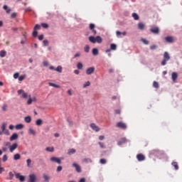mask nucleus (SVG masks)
Listing matches in <instances>:
<instances>
[{
  "label": "nucleus",
  "instance_id": "nucleus-1",
  "mask_svg": "<svg viewBox=\"0 0 182 182\" xmlns=\"http://www.w3.org/2000/svg\"><path fill=\"white\" fill-rule=\"evenodd\" d=\"M1 131L4 132V134H6L7 136H9V130L6 129V123H3L1 124Z\"/></svg>",
  "mask_w": 182,
  "mask_h": 182
},
{
  "label": "nucleus",
  "instance_id": "nucleus-2",
  "mask_svg": "<svg viewBox=\"0 0 182 182\" xmlns=\"http://www.w3.org/2000/svg\"><path fill=\"white\" fill-rule=\"evenodd\" d=\"M151 33H154L155 35H159L160 33V29L157 26H154L150 29Z\"/></svg>",
  "mask_w": 182,
  "mask_h": 182
},
{
  "label": "nucleus",
  "instance_id": "nucleus-3",
  "mask_svg": "<svg viewBox=\"0 0 182 182\" xmlns=\"http://www.w3.org/2000/svg\"><path fill=\"white\" fill-rule=\"evenodd\" d=\"M28 182H36V175L35 173H31L28 176Z\"/></svg>",
  "mask_w": 182,
  "mask_h": 182
},
{
  "label": "nucleus",
  "instance_id": "nucleus-4",
  "mask_svg": "<svg viewBox=\"0 0 182 182\" xmlns=\"http://www.w3.org/2000/svg\"><path fill=\"white\" fill-rule=\"evenodd\" d=\"M117 127H119V129H123L124 130L127 129V125L124 122H119L117 124Z\"/></svg>",
  "mask_w": 182,
  "mask_h": 182
},
{
  "label": "nucleus",
  "instance_id": "nucleus-5",
  "mask_svg": "<svg viewBox=\"0 0 182 182\" xmlns=\"http://www.w3.org/2000/svg\"><path fill=\"white\" fill-rule=\"evenodd\" d=\"M16 149H18V144H16V143H14L12 145L9 146L10 153H14V151H15V150H16Z\"/></svg>",
  "mask_w": 182,
  "mask_h": 182
},
{
  "label": "nucleus",
  "instance_id": "nucleus-6",
  "mask_svg": "<svg viewBox=\"0 0 182 182\" xmlns=\"http://www.w3.org/2000/svg\"><path fill=\"white\" fill-rule=\"evenodd\" d=\"M136 159L138 161H144L146 160V156L143 154H139L136 155Z\"/></svg>",
  "mask_w": 182,
  "mask_h": 182
},
{
  "label": "nucleus",
  "instance_id": "nucleus-7",
  "mask_svg": "<svg viewBox=\"0 0 182 182\" xmlns=\"http://www.w3.org/2000/svg\"><path fill=\"white\" fill-rule=\"evenodd\" d=\"M92 73H95V67H90L86 70V75H92Z\"/></svg>",
  "mask_w": 182,
  "mask_h": 182
},
{
  "label": "nucleus",
  "instance_id": "nucleus-8",
  "mask_svg": "<svg viewBox=\"0 0 182 182\" xmlns=\"http://www.w3.org/2000/svg\"><path fill=\"white\" fill-rule=\"evenodd\" d=\"M178 77V74H177V73L173 72L171 74V79H172V82H173V83H176V80H177V78Z\"/></svg>",
  "mask_w": 182,
  "mask_h": 182
},
{
  "label": "nucleus",
  "instance_id": "nucleus-9",
  "mask_svg": "<svg viewBox=\"0 0 182 182\" xmlns=\"http://www.w3.org/2000/svg\"><path fill=\"white\" fill-rule=\"evenodd\" d=\"M50 161H54V163H57L58 164H60L62 161H60V159L53 156L50 158Z\"/></svg>",
  "mask_w": 182,
  "mask_h": 182
},
{
  "label": "nucleus",
  "instance_id": "nucleus-10",
  "mask_svg": "<svg viewBox=\"0 0 182 182\" xmlns=\"http://www.w3.org/2000/svg\"><path fill=\"white\" fill-rule=\"evenodd\" d=\"M90 127H91V129H92V130H94L95 132H99V131L100 130V128H99V127H97V125H96V124H95V123H92V124H90Z\"/></svg>",
  "mask_w": 182,
  "mask_h": 182
},
{
  "label": "nucleus",
  "instance_id": "nucleus-11",
  "mask_svg": "<svg viewBox=\"0 0 182 182\" xmlns=\"http://www.w3.org/2000/svg\"><path fill=\"white\" fill-rule=\"evenodd\" d=\"M19 136L16 133H14L10 137V141H14V140H18Z\"/></svg>",
  "mask_w": 182,
  "mask_h": 182
},
{
  "label": "nucleus",
  "instance_id": "nucleus-12",
  "mask_svg": "<svg viewBox=\"0 0 182 182\" xmlns=\"http://www.w3.org/2000/svg\"><path fill=\"white\" fill-rule=\"evenodd\" d=\"M73 167L75 168V170H76L77 173H80L82 171V168H80V166L77 164L73 163Z\"/></svg>",
  "mask_w": 182,
  "mask_h": 182
},
{
  "label": "nucleus",
  "instance_id": "nucleus-13",
  "mask_svg": "<svg viewBox=\"0 0 182 182\" xmlns=\"http://www.w3.org/2000/svg\"><path fill=\"white\" fill-rule=\"evenodd\" d=\"M165 41L168 43H173V42H174V39L173 38L172 36H166V37H165Z\"/></svg>",
  "mask_w": 182,
  "mask_h": 182
},
{
  "label": "nucleus",
  "instance_id": "nucleus-14",
  "mask_svg": "<svg viewBox=\"0 0 182 182\" xmlns=\"http://www.w3.org/2000/svg\"><path fill=\"white\" fill-rule=\"evenodd\" d=\"M16 178H18L21 182L25 181V176L21 175V173H16Z\"/></svg>",
  "mask_w": 182,
  "mask_h": 182
},
{
  "label": "nucleus",
  "instance_id": "nucleus-15",
  "mask_svg": "<svg viewBox=\"0 0 182 182\" xmlns=\"http://www.w3.org/2000/svg\"><path fill=\"white\" fill-rule=\"evenodd\" d=\"M95 26L93 23L90 24V29L93 33V35H96V33H97V31L95 29Z\"/></svg>",
  "mask_w": 182,
  "mask_h": 182
},
{
  "label": "nucleus",
  "instance_id": "nucleus-16",
  "mask_svg": "<svg viewBox=\"0 0 182 182\" xmlns=\"http://www.w3.org/2000/svg\"><path fill=\"white\" fill-rule=\"evenodd\" d=\"M124 143H127V139L126 138H122L119 141H118V146H122Z\"/></svg>",
  "mask_w": 182,
  "mask_h": 182
},
{
  "label": "nucleus",
  "instance_id": "nucleus-17",
  "mask_svg": "<svg viewBox=\"0 0 182 182\" xmlns=\"http://www.w3.org/2000/svg\"><path fill=\"white\" fill-rule=\"evenodd\" d=\"M164 59L168 61L170 60V55L168 54V52L166 51L164 53Z\"/></svg>",
  "mask_w": 182,
  "mask_h": 182
},
{
  "label": "nucleus",
  "instance_id": "nucleus-18",
  "mask_svg": "<svg viewBox=\"0 0 182 182\" xmlns=\"http://www.w3.org/2000/svg\"><path fill=\"white\" fill-rule=\"evenodd\" d=\"M97 42V43H102V42H103V40L102 39V37H100V36H97V37H95V43Z\"/></svg>",
  "mask_w": 182,
  "mask_h": 182
},
{
  "label": "nucleus",
  "instance_id": "nucleus-19",
  "mask_svg": "<svg viewBox=\"0 0 182 182\" xmlns=\"http://www.w3.org/2000/svg\"><path fill=\"white\" fill-rule=\"evenodd\" d=\"M43 177L44 178V181L46 182H49V180H50V177L49 176V175H47L46 173H44L43 175Z\"/></svg>",
  "mask_w": 182,
  "mask_h": 182
},
{
  "label": "nucleus",
  "instance_id": "nucleus-20",
  "mask_svg": "<svg viewBox=\"0 0 182 182\" xmlns=\"http://www.w3.org/2000/svg\"><path fill=\"white\" fill-rule=\"evenodd\" d=\"M89 41L91 42V43H96V38H95L93 36H90L89 37Z\"/></svg>",
  "mask_w": 182,
  "mask_h": 182
},
{
  "label": "nucleus",
  "instance_id": "nucleus-21",
  "mask_svg": "<svg viewBox=\"0 0 182 182\" xmlns=\"http://www.w3.org/2000/svg\"><path fill=\"white\" fill-rule=\"evenodd\" d=\"M15 129L16 130H22V129H23V124H18L17 125L15 126Z\"/></svg>",
  "mask_w": 182,
  "mask_h": 182
},
{
  "label": "nucleus",
  "instance_id": "nucleus-22",
  "mask_svg": "<svg viewBox=\"0 0 182 182\" xmlns=\"http://www.w3.org/2000/svg\"><path fill=\"white\" fill-rule=\"evenodd\" d=\"M28 133L29 134H32V136H36V132L35 131V129L30 128L28 129Z\"/></svg>",
  "mask_w": 182,
  "mask_h": 182
},
{
  "label": "nucleus",
  "instance_id": "nucleus-23",
  "mask_svg": "<svg viewBox=\"0 0 182 182\" xmlns=\"http://www.w3.org/2000/svg\"><path fill=\"white\" fill-rule=\"evenodd\" d=\"M92 55L94 56H97V55H99V49L97 48H93L92 49Z\"/></svg>",
  "mask_w": 182,
  "mask_h": 182
},
{
  "label": "nucleus",
  "instance_id": "nucleus-24",
  "mask_svg": "<svg viewBox=\"0 0 182 182\" xmlns=\"http://www.w3.org/2000/svg\"><path fill=\"white\" fill-rule=\"evenodd\" d=\"M43 121L41 119H38L36 121V126H42Z\"/></svg>",
  "mask_w": 182,
  "mask_h": 182
},
{
  "label": "nucleus",
  "instance_id": "nucleus-25",
  "mask_svg": "<svg viewBox=\"0 0 182 182\" xmlns=\"http://www.w3.org/2000/svg\"><path fill=\"white\" fill-rule=\"evenodd\" d=\"M75 153H76V149H70L68 150V154L69 156H71V154H75Z\"/></svg>",
  "mask_w": 182,
  "mask_h": 182
},
{
  "label": "nucleus",
  "instance_id": "nucleus-26",
  "mask_svg": "<svg viewBox=\"0 0 182 182\" xmlns=\"http://www.w3.org/2000/svg\"><path fill=\"white\" fill-rule=\"evenodd\" d=\"M138 29H140V31H143L144 29V24L143 23H139Z\"/></svg>",
  "mask_w": 182,
  "mask_h": 182
},
{
  "label": "nucleus",
  "instance_id": "nucleus-27",
  "mask_svg": "<svg viewBox=\"0 0 182 182\" xmlns=\"http://www.w3.org/2000/svg\"><path fill=\"white\" fill-rule=\"evenodd\" d=\"M24 120L26 123H31V122H32V118L30 116H28L24 118Z\"/></svg>",
  "mask_w": 182,
  "mask_h": 182
},
{
  "label": "nucleus",
  "instance_id": "nucleus-28",
  "mask_svg": "<svg viewBox=\"0 0 182 182\" xmlns=\"http://www.w3.org/2000/svg\"><path fill=\"white\" fill-rule=\"evenodd\" d=\"M117 49V46L114 43L110 45V50H116Z\"/></svg>",
  "mask_w": 182,
  "mask_h": 182
},
{
  "label": "nucleus",
  "instance_id": "nucleus-29",
  "mask_svg": "<svg viewBox=\"0 0 182 182\" xmlns=\"http://www.w3.org/2000/svg\"><path fill=\"white\" fill-rule=\"evenodd\" d=\"M6 56V51L1 50L0 51V58H5Z\"/></svg>",
  "mask_w": 182,
  "mask_h": 182
},
{
  "label": "nucleus",
  "instance_id": "nucleus-30",
  "mask_svg": "<svg viewBox=\"0 0 182 182\" xmlns=\"http://www.w3.org/2000/svg\"><path fill=\"white\" fill-rule=\"evenodd\" d=\"M18 95H21V96H22V97L23 99H27V97H28V94L26 92H19Z\"/></svg>",
  "mask_w": 182,
  "mask_h": 182
},
{
  "label": "nucleus",
  "instance_id": "nucleus-31",
  "mask_svg": "<svg viewBox=\"0 0 182 182\" xmlns=\"http://www.w3.org/2000/svg\"><path fill=\"white\" fill-rule=\"evenodd\" d=\"M132 17L134 18V19L135 21H139V15L136 13L132 14Z\"/></svg>",
  "mask_w": 182,
  "mask_h": 182
},
{
  "label": "nucleus",
  "instance_id": "nucleus-32",
  "mask_svg": "<svg viewBox=\"0 0 182 182\" xmlns=\"http://www.w3.org/2000/svg\"><path fill=\"white\" fill-rule=\"evenodd\" d=\"M84 50L86 53H89V51L90 50V47L89 45H86L84 48Z\"/></svg>",
  "mask_w": 182,
  "mask_h": 182
},
{
  "label": "nucleus",
  "instance_id": "nucleus-33",
  "mask_svg": "<svg viewBox=\"0 0 182 182\" xmlns=\"http://www.w3.org/2000/svg\"><path fill=\"white\" fill-rule=\"evenodd\" d=\"M55 72H58V73H62V67L58 65L55 69Z\"/></svg>",
  "mask_w": 182,
  "mask_h": 182
},
{
  "label": "nucleus",
  "instance_id": "nucleus-34",
  "mask_svg": "<svg viewBox=\"0 0 182 182\" xmlns=\"http://www.w3.org/2000/svg\"><path fill=\"white\" fill-rule=\"evenodd\" d=\"M21 159V154H16L14 156V160H19Z\"/></svg>",
  "mask_w": 182,
  "mask_h": 182
},
{
  "label": "nucleus",
  "instance_id": "nucleus-35",
  "mask_svg": "<svg viewBox=\"0 0 182 182\" xmlns=\"http://www.w3.org/2000/svg\"><path fill=\"white\" fill-rule=\"evenodd\" d=\"M172 166L175 168V170H178V164L177 162H172Z\"/></svg>",
  "mask_w": 182,
  "mask_h": 182
},
{
  "label": "nucleus",
  "instance_id": "nucleus-36",
  "mask_svg": "<svg viewBox=\"0 0 182 182\" xmlns=\"http://www.w3.org/2000/svg\"><path fill=\"white\" fill-rule=\"evenodd\" d=\"M77 69L80 70V69H83V64L82 63H78L77 64Z\"/></svg>",
  "mask_w": 182,
  "mask_h": 182
},
{
  "label": "nucleus",
  "instance_id": "nucleus-37",
  "mask_svg": "<svg viewBox=\"0 0 182 182\" xmlns=\"http://www.w3.org/2000/svg\"><path fill=\"white\" fill-rule=\"evenodd\" d=\"M46 151L53 152L55 151V149L53 147H47L46 149Z\"/></svg>",
  "mask_w": 182,
  "mask_h": 182
},
{
  "label": "nucleus",
  "instance_id": "nucleus-38",
  "mask_svg": "<svg viewBox=\"0 0 182 182\" xmlns=\"http://www.w3.org/2000/svg\"><path fill=\"white\" fill-rule=\"evenodd\" d=\"M48 85H49V86H52V87H56V88L59 87V85H58L55 83H53V82H49Z\"/></svg>",
  "mask_w": 182,
  "mask_h": 182
},
{
  "label": "nucleus",
  "instance_id": "nucleus-39",
  "mask_svg": "<svg viewBox=\"0 0 182 182\" xmlns=\"http://www.w3.org/2000/svg\"><path fill=\"white\" fill-rule=\"evenodd\" d=\"M41 26L44 28V29H47V28H49V25H48V23H42Z\"/></svg>",
  "mask_w": 182,
  "mask_h": 182
},
{
  "label": "nucleus",
  "instance_id": "nucleus-40",
  "mask_svg": "<svg viewBox=\"0 0 182 182\" xmlns=\"http://www.w3.org/2000/svg\"><path fill=\"white\" fill-rule=\"evenodd\" d=\"M25 77H26V75H20V76H18V81L19 82H22V80H23L25 79Z\"/></svg>",
  "mask_w": 182,
  "mask_h": 182
},
{
  "label": "nucleus",
  "instance_id": "nucleus-41",
  "mask_svg": "<svg viewBox=\"0 0 182 182\" xmlns=\"http://www.w3.org/2000/svg\"><path fill=\"white\" fill-rule=\"evenodd\" d=\"M141 41L143 42V43H144V45H149V41H147L146 38H141Z\"/></svg>",
  "mask_w": 182,
  "mask_h": 182
},
{
  "label": "nucleus",
  "instance_id": "nucleus-42",
  "mask_svg": "<svg viewBox=\"0 0 182 182\" xmlns=\"http://www.w3.org/2000/svg\"><path fill=\"white\" fill-rule=\"evenodd\" d=\"M26 163H27V167H29V168L32 167V166H31V163H32V160H31V159H27Z\"/></svg>",
  "mask_w": 182,
  "mask_h": 182
},
{
  "label": "nucleus",
  "instance_id": "nucleus-43",
  "mask_svg": "<svg viewBox=\"0 0 182 182\" xmlns=\"http://www.w3.org/2000/svg\"><path fill=\"white\" fill-rule=\"evenodd\" d=\"M32 36L33 38H36L38 36V31L36 30H33Z\"/></svg>",
  "mask_w": 182,
  "mask_h": 182
},
{
  "label": "nucleus",
  "instance_id": "nucleus-44",
  "mask_svg": "<svg viewBox=\"0 0 182 182\" xmlns=\"http://www.w3.org/2000/svg\"><path fill=\"white\" fill-rule=\"evenodd\" d=\"M100 163L101 164H106V163H107V161H106V159H101L100 160Z\"/></svg>",
  "mask_w": 182,
  "mask_h": 182
},
{
  "label": "nucleus",
  "instance_id": "nucleus-45",
  "mask_svg": "<svg viewBox=\"0 0 182 182\" xmlns=\"http://www.w3.org/2000/svg\"><path fill=\"white\" fill-rule=\"evenodd\" d=\"M43 43L44 46H49V41H48V40H44L43 41Z\"/></svg>",
  "mask_w": 182,
  "mask_h": 182
},
{
  "label": "nucleus",
  "instance_id": "nucleus-46",
  "mask_svg": "<svg viewBox=\"0 0 182 182\" xmlns=\"http://www.w3.org/2000/svg\"><path fill=\"white\" fill-rule=\"evenodd\" d=\"M38 29H41V25L36 24V26L33 28V31H38Z\"/></svg>",
  "mask_w": 182,
  "mask_h": 182
},
{
  "label": "nucleus",
  "instance_id": "nucleus-47",
  "mask_svg": "<svg viewBox=\"0 0 182 182\" xmlns=\"http://www.w3.org/2000/svg\"><path fill=\"white\" fill-rule=\"evenodd\" d=\"M167 62H168V60H163L162 61H161V65L162 66H166V65H167Z\"/></svg>",
  "mask_w": 182,
  "mask_h": 182
},
{
  "label": "nucleus",
  "instance_id": "nucleus-48",
  "mask_svg": "<svg viewBox=\"0 0 182 182\" xmlns=\"http://www.w3.org/2000/svg\"><path fill=\"white\" fill-rule=\"evenodd\" d=\"M153 86H154V87H156L157 89L159 87V82L154 81L153 82Z\"/></svg>",
  "mask_w": 182,
  "mask_h": 182
},
{
  "label": "nucleus",
  "instance_id": "nucleus-49",
  "mask_svg": "<svg viewBox=\"0 0 182 182\" xmlns=\"http://www.w3.org/2000/svg\"><path fill=\"white\" fill-rule=\"evenodd\" d=\"M150 49H151V50H154L157 49V46L156 45H152L150 46Z\"/></svg>",
  "mask_w": 182,
  "mask_h": 182
},
{
  "label": "nucleus",
  "instance_id": "nucleus-50",
  "mask_svg": "<svg viewBox=\"0 0 182 182\" xmlns=\"http://www.w3.org/2000/svg\"><path fill=\"white\" fill-rule=\"evenodd\" d=\"M116 35L117 36V38H122L121 35H122V32L117 31H116Z\"/></svg>",
  "mask_w": 182,
  "mask_h": 182
},
{
  "label": "nucleus",
  "instance_id": "nucleus-51",
  "mask_svg": "<svg viewBox=\"0 0 182 182\" xmlns=\"http://www.w3.org/2000/svg\"><path fill=\"white\" fill-rule=\"evenodd\" d=\"M8 160V156L6 154L4 155L3 156V159H2V161H6Z\"/></svg>",
  "mask_w": 182,
  "mask_h": 182
},
{
  "label": "nucleus",
  "instance_id": "nucleus-52",
  "mask_svg": "<svg viewBox=\"0 0 182 182\" xmlns=\"http://www.w3.org/2000/svg\"><path fill=\"white\" fill-rule=\"evenodd\" d=\"M9 179L10 180H12L14 178V173L9 172Z\"/></svg>",
  "mask_w": 182,
  "mask_h": 182
},
{
  "label": "nucleus",
  "instance_id": "nucleus-53",
  "mask_svg": "<svg viewBox=\"0 0 182 182\" xmlns=\"http://www.w3.org/2000/svg\"><path fill=\"white\" fill-rule=\"evenodd\" d=\"M87 86H90V82L87 81L83 85V87H87Z\"/></svg>",
  "mask_w": 182,
  "mask_h": 182
},
{
  "label": "nucleus",
  "instance_id": "nucleus-54",
  "mask_svg": "<svg viewBox=\"0 0 182 182\" xmlns=\"http://www.w3.org/2000/svg\"><path fill=\"white\" fill-rule=\"evenodd\" d=\"M98 144L101 149H105V144H103V142H99Z\"/></svg>",
  "mask_w": 182,
  "mask_h": 182
},
{
  "label": "nucleus",
  "instance_id": "nucleus-55",
  "mask_svg": "<svg viewBox=\"0 0 182 182\" xmlns=\"http://www.w3.org/2000/svg\"><path fill=\"white\" fill-rule=\"evenodd\" d=\"M43 65L46 68L47 66H49V63L48 61H43Z\"/></svg>",
  "mask_w": 182,
  "mask_h": 182
},
{
  "label": "nucleus",
  "instance_id": "nucleus-56",
  "mask_svg": "<svg viewBox=\"0 0 182 182\" xmlns=\"http://www.w3.org/2000/svg\"><path fill=\"white\" fill-rule=\"evenodd\" d=\"M14 79H18V77H19V73H16L14 75Z\"/></svg>",
  "mask_w": 182,
  "mask_h": 182
},
{
  "label": "nucleus",
  "instance_id": "nucleus-57",
  "mask_svg": "<svg viewBox=\"0 0 182 182\" xmlns=\"http://www.w3.org/2000/svg\"><path fill=\"white\" fill-rule=\"evenodd\" d=\"M2 110H4V112H6V110H7V106H6V105H3V107H2Z\"/></svg>",
  "mask_w": 182,
  "mask_h": 182
},
{
  "label": "nucleus",
  "instance_id": "nucleus-58",
  "mask_svg": "<svg viewBox=\"0 0 182 182\" xmlns=\"http://www.w3.org/2000/svg\"><path fill=\"white\" fill-rule=\"evenodd\" d=\"M114 113H115V114H120L121 111H120V109H115Z\"/></svg>",
  "mask_w": 182,
  "mask_h": 182
},
{
  "label": "nucleus",
  "instance_id": "nucleus-59",
  "mask_svg": "<svg viewBox=\"0 0 182 182\" xmlns=\"http://www.w3.org/2000/svg\"><path fill=\"white\" fill-rule=\"evenodd\" d=\"M38 40L39 41H43V34H41L38 36Z\"/></svg>",
  "mask_w": 182,
  "mask_h": 182
},
{
  "label": "nucleus",
  "instance_id": "nucleus-60",
  "mask_svg": "<svg viewBox=\"0 0 182 182\" xmlns=\"http://www.w3.org/2000/svg\"><path fill=\"white\" fill-rule=\"evenodd\" d=\"M62 166H58V168H57V171L58 172H59V171H62Z\"/></svg>",
  "mask_w": 182,
  "mask_h": 182
},
{
  "label": "nucleus",
  "instance_id": "nucleus-61",
  "mask_svg": "<svg viewBox=\"0 0 182 182\" xmlns=\"http://www.w3.org/2000/svg\"><path fill=\"white\" fill-rule=\"evenodd\" d=\"M11 18H16V13H13V14H11Z\"/></svg>",
  "mask_w": 182,
  "mask_h": 182
},
{
  "label": "nucleus",
  "instance_id": "nucleus-62",
  "mask_svg": "<svg viewBox=\"0 0 182 182\" xmlns=\"http://www.w3.org/2000/svg\"><path fill=\"white\" fill-rule=\"evenodd\" d=\"M27 103H28V105H31L32 104V98H29Z\"/></svg>",
  "mask_w": 182,
  "mask_h": 182
},
{
  "label": "nucleus",
  "instance_id": "nucleus-63",
  "mask_svg": "<svg viewBox=\"0 0 182 182\" xmlns=\"http://www.w3.org/2000/svg\"><path fill=\"white\" fill-rule=\"evenodd\" d=\"M4 145L9 147V146H11V142H5Z\"/></svg>",
  "mask_w": 182,
  "mask_h": 182
},
{
  "label": "nucleus",
  "instance_id": "nucleus-64",
  "mask_svg": "<svg viewBox=\"0 0 182 182\" xmlns=\"http://www.w3.org/2000/svg\"><path fill=\"white\" fill-rule=\"evenodd\" d=\"M79 182H86V179L85 178H82Z\"/></svg>",
  "mask_w": 182,
  "mask_h": 182
}]
</instances>
